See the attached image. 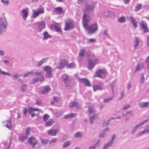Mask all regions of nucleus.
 <instances>
[{"label": "nucleus", "mask_w": 149, "mask_h": 149, "mask_svg": "<svg viewBox=\"0 0 149 149\" xmlns=\"http://www.w3.org/2000/svg\"><path fill=\"white\" fill-rule=\"evenodd\" d=\"M90 19V15L88 14L84 13L83 17L82 24L83 26L86 30H88V33L91 34L95 33L98 29V25L96 23L93 24L90 26H88V22Z\"/></svg>", "instance_id": "nucleus-1"}, {"label": "nucleus", "mask_w": 149, "mask_h": 149, "mask_svg": "<svg viewBox=\"0 0 149 149\" xmlns=\"http://www.w3.org/2000/svg\"><path fill=\"white\" fill-rule=\"evenodd\" d=\"M8 25V23L5 17L0 18V35L6 32Z\"/></svg>", "instance_id": "nucleus-2"}, {"label": "nucleus", "mask_w": 149, "mask_h": 149, "mask_svg": "<svg viewBox=\"0 0 149 149\" xmlns=\"http://www.w3.org/2000/svg\"><path fill=\"white\" fill-rule=\"evenodd\" d=\"M65 26L64 29V30L67 31L74 28V23L71 19H69L66 20L65 21Z\"/></svg>", "instance_id": "nucleus-3"}, {"label": "nucleus", "mask_w": 149, "mask_h": 149, "mask_svg": "<svg viewBox=\"0 0 149 149\" xmlns=\"http://www.w3.org/2000/svg\"><path fill=\"white\" fill-rule=\"evenodd\" d=\"M95 8V7L94 3H93L90 4H88L86 3L84 13H85L86 14V13H90V12L94 11Z\"/></svg>", "instance_id": "nucleus-4"}, {"label": "nucleus", "mask_w": 149, "mask_h": 149, "mask_svg": "<svg viewBox=\"0 0 149 149\" xmlns=\"http://www.w3.org/2000/svg\"><path fill=\"white\" fill-rule=\"evenodd\" d=\"M36 24L38 25V27L36 29L38 32H41L42 30L45 28V24L44 21L43 20L37 22Z\"/></svg>", "instance_id": "nucleus-5"}, {"label": "nucleus", "mask_w": 149, "mask_h": 149, "mask_svg": "<svg viewBox=\"0 0 149 149\" xmlns=\"http://www.w3.org/2000/svg\"><path fill=\"white\" fill-rule=\"evenodd\" d=\"M53 69L49 66H47L44 68V70L46 71V76L47 77H51L52 76V71Z\"/></svg>", "instance_id": "nucleus-6"}, {"label": "nucleus", "mask_w": 149, "mask_h": 149, "mask_svg": "<svg viewBox=\"0 0 149 149\" xmlns=\"http://www.w3.org/2000/svg\"><path fill=\"white\" fill-rule=\"evenodd\" d=\"M79 82L82 83L84 85L90 87L91 85L89 81L86 78H79L78 79Z\"/></svg>", "instance_id": "nucleus-7"}, {"label": "nucleus", "mask_w": 149, "mask_h": 149, "mask_svg": "<svg viewBox=\"0 0 149 149\" xmlns=\"http://www.w3.org/2000/svg\"><path fill=\"white\" fill-rule=\"evenodd\" d=\"M106 74L105 70L104 69H99L96 72V74L94 75V77H98L100 78H102V75H104Z\"/></svg>", "instance_id": "nucleus-8"}, {"label": "nucleus", "mask_w": 149, "mask_h": 149, "mask_svg": "<svg viewBox=\"0 0 149 149\" xmlns=\"http://www.w3.org/2000/svg\"><path fill=\"white\" fill-rule=\"evenodd\" d=\"M0 73L1 74H3L4 75H7L8 76H11L12 78H17L19 77V74L18 73H16L15 74H14L13 75H12L9 73L6 72H5L2 71L1 68H0Z\"/></svg>", "instance_id": "nucleus-9"}, {"label": "nucleus", "mask_w": 149, "mask_h": 149, "mask_svg": "<svg viewBox=\"0 0 149 149\" xmlns=\"http://www.w3.org/2000/svg\"><path fill=\"white\" fill-rule=\"evenodd\" d=\"M33 74L36 76H38V79L39 81H44V78L43 76V72H35L33 73Z\"/></svg>", "instance_id": "nucleus-10"}, {"label": "nucleus", "mask_w": 149, "mask_h": 149, "mask_svg": "<svg viewBox=\"0 0 149 149\" xmlns=\"http://www.w3.org/2000/svg\"><path fill=\"white\" fill-rule=\"evenodd\" d=\"M59 132L58 130H54L52 129H51L47 131L48 135L51 136H56Z\"/></svg>", "instance_id": "nucleus-11"}, {"label": "nucleus", "mask_w": 149, "mask_h": 149, "mask_svg": "<svg viewBox=\"0 0 149 149\" xmlns=\"http://www.w3.org/2000/svg\"><path fill=\"white\" fill-rule=\"evenodd\" d=\"M97 59L95 60H89L88 61V69L89 70L92 69L94 67L96 61H97Z\"/></svg>", "instance_id": "nucleus-12"}, {"label": "nucleus", "mask_w": 149, "mask_h": 149, "mask_svg": "<svg viewBox=\"0 0 149 149\" xmlns=\"http://www.w3.org/2000/svg\"><path fill=\"white\" fill-rule=\"evenodd\" d=\"M53 11L58 14H61L64 13V11L62 8L61 7L54 8L53 9Z\"/></svg>", "instance_id": "nucleus-13"}, {"label": "nucleus", "mask_w": 149, "mask_h": 149, "mask_svg": "<svg viewBox=\"0 0 149 149\" xmlns=\"http://www.w3.org/2000/svg\"><path fill=\"white\" fill-rule=\"evenodd\" d=\"M139 107L140 108H144L149 107V102H140L138 104Z\"/></svg>", "instance_id": "nucleus-14"}, {"label": "nucleus", "mask_w": 149, "mask_h": 149, "mask_svg": "<svg viewBox=\"0 0 149 149\" xmlns=\"http://www.w3.org/2000/svg\"><path fill=\"white\" fill-rule=\"evenodd\" d=\"M148 120V119H147L145 121H144L143 122L141 123L140 124L137 125L136 126L132 128V130L131 131V134H134L135 132L136 131L137 128L139 127L140 126H142L144 123L147 122Z\"/></svg>", "instance_id": "nucleus-15"}, {"label": "nucleus", "mask_w": 149, "mask_h": 149, "mask_svg": "<svg viewBox=\"0 0 149 149\" xmlns=\"http://www.w3.org/2000/svg\"><path fill=\"white\" fill-rule=\"evenodd\" d=\"M50 28L51 29L55 30L56 31L59 33L62 32L61 28L57 25L52 24H51L50 26Z\"/></svg>", "instance_id": "nucleus-16"}, {"label": "nucleus", "mask_w": 149, "mask_h": 149, "mask_svg": "<svg viewBox=\"0 0 149 149\" xmlns=\"http://www.w3.org/2000/svg\"><path fill=\"white\" fill-rule=\"evenodd\" d=\"M77 115V114L76 113H71L64 116L63 117V119H67L68 118H71L75 117Z\"/></svg>", "instance_id": "nucleus-17"}, {"label": "nucleus", "mask_w": 149, "mask_h": 149, "mask_svg": "<svg viewBox=\"0 0 149 149\" xmlns=\"http://www.w3.org/2000/svg\"><path fill=\"white\" fill-rule=\"evenodd\" d=\"M28 15L27 10L26 9H22V15L23 19L26 20Z\"/></svg>", "instance_id": "nucleus-18"}, {"label": "nucleus", "mask_w": 149, "mask_h": 149, "mask_svg": "<svg viewBox=\"0 0 149 149\" xmlns=\"http://www.w3.org/2000/svg\"><path fill=\"white\" fill-rule=\"evenodd\" d=\"M68 61L65 60H63L59 63V66H57L56 68L59 69H61L64 66L67 65L68 64Z\"/></svg>", "instance_id": "nucleus-19"}, {"label": "nucleus", "mask_w": 149, "mask_h": 149, "mask_svg": "<svg viewBox=\"0 0 149 149\" xmlns=\"http://www.w3.org/2000/svg\"><path fill=\"white\" fill-rule=\"evenodd\" d=\"M70 108H73L75 107L77 109L80 108L79 105L78 103L76 101H74L71 102L69 105Z\"/></svg>", "instance_id": "nucleus-20"}, {"label": "nucleus", "mask_w": 149, "mask_h": 149, "mask_svg": "<svg viewBox=\"0 0 149 149\" xmlns=\"http://www.w3.org/2000/svg\"><path fill=\"white\" fill-rule=\"evenodd\" d=\"M129 20L133 24L134 26L135 27H136L138 26V22H136V20L132 17L131 16L129 17Z\"/></svg>", "instance_id": "nucleus-21"}, {"label": "nucleus", "mask_w": 149, "mask_h": 149, "mask_svg": "<svg viewBox=\"0 0 149 149\" xmlns=\"http://www.w3.org/2000/svg\"><path fill=\"white\" fill-rule=\"evenodd\" d=\"M48 57H46L42 58L40 61H38L37 62V65L38 67L40 66L43 63L47 62Z\"/></svg>", "instance_id": "nucleus-22"}, {"label": "nucleus", "mask_w": 149, "mask_h": 149, "mask_svg": "<svg viewBox=\"0 0 149 149\" xmlns=\"http://www.w3.org/2000/svg\"><path fill=\"white\" fill-rule=\"evenodd\" d=\"M50 87L49 86H46L44 87V89L41 91V94H46L48 91H50Z\"/></svg>", "instance_id": "nucleus-23"}, {"label": "nucleus", "mask_w": 149, "mask_h": 149, "mask_svg": "<svg viewBox=\"0 0 149 149\" xmlns=\"http://www.w3.org/2000/svg\"><path fill=\"white\" fill-rule=\"evenodd\" d=\"M113 143V142H112V141H110L104 145L103 149H107L108 147L111 146Z\"/></svg>", "instance_id": "nucleus-24"}, {"label": "nucleus", "mask_w": 149, "mask_h": 149, "mask_svg": "<svg viewBox=\"0 0 149 149\" xmlns=\"http://www.w3.org/2000/svg\"><path fill=\"white\" fill-rule=\"evenodd\" d=\"M3 123L5 124V126L6 127L9 128H10L12 127V125L10 121L6 120L3 122Z\"/></svg>", "instance_id": "nucleus-25"}, {"label": "nucleus", "mask_w": 149, "mask_h": 149, "mask_svg": "<svg viewBox=\"0 0 149 149\" xmlns=\"http://www.w3.org/2000/svg\"><path fill=\"white\" fill-rule=\"evenodd\" d=\"M27 138V136L25 134H22L19 138V141L22 142H23Z\"/></svg>", "instance_id": "nucleus-26"}, {"label": "nucleus", "mask_w": 149, "mask_h": 149, "mask_svg": "<svg viewBox=\"0 0 149 149\" xmlns=\"http://www.w3.org/2000/svg\"><path fill=\"white\" fill-rule=\"evenodd\" d=\"M93 88L94 91H96L97 90H102V86L101 85H93Z\"/></svg>", "instance_id": "nucleus-27"}, {"label": "nucleus", "mask_w": 149, "mask_h": 149, "mask_svg": "<svg viewBox=\"0 0 149 149\" xmlns=\"http://www.w3.org/2000/svg\"><path fill=\"white\" fill-rule=\"evenodd\" d=\"M144 63L141 62L137 66V67L135 69V71H137L139 70L142 69L144 66Z\"/></svg>", "instance_id": "nucleus-28"}, {"label": "nucleus", "mask_w": 149, "mask_h": 149, "mask_svg": "<svg viewBox=\"0 0 149 149\" xmlns=\"http://www.w3.org/2000/svg\"><path fill=\"white\" fill-rule=\"evenodd\" d=\"M44 39H46L51 38L52 36L49 34L47 31H45L43 33Z\"/></svg>", "instance_id": "nucleus-29"}, {"label": "nucleus", "mask_w": 149, "mask_h": 149, "mask_svg": "<svg viewBox=\"0 0 149 149\" xmlns=\"http://www.w3.org/2000/svg\"><path fill=\"white\" fill-rule=\"evenodd\" d=\"M142 6V5L141 4L139 3L136 4L135 8L134 11L136 12L140 10Z\"/></svg>", "instance_id": "nucleus-30"}, {"label": "nucleus", "mask_w": 149, "mask_h": 149, "mask_svg": "<svg viewBox=\"0 0 149 149\" xmlns=\"http://www.w3.org/2000/svg\"><path fill=\"white\" fill-rule=\"evenodd\" d=\"M139 39L138 37L135 38V45H134V47L135 49L137 47L138 45H139Z\"/></svg>", "instance_id": "nucleus-31"}, {"label": "nucleus", "mask_w": 149, "mask_h": 149, "mask_svg": "<svg viewBox=\"0 0 149 149\" xmlns=\"http://www.w3.org/2000/svg\"><path fill=\"white\" fill-rule=\"evenodd\" d=\"M97 116V115L96 114H94L93 116H92L90 117V122L91 123V124H93L94 120H95L96 119V116Z\"/></svg>", "instance_id": "nucleus-32"}, {"label": "nucleus", "mask_w": 149, "mask_h": 149, "mask_svg": "<svg viewBox=\"0 0 149 149\" xmlns=\"http://www.w3.org/2000/svg\"><path fill=\"white\" fill-rule=\"evenodd\" d=\"M118 21L120 23L124 22L125 21V18L124 16L120 17L118 19Z\"/></svg>", "instance_id": "nucleus-33"}, {"label": "nucleus", "mask_w": 149, "mask_h": 149, "mask_svg": "<svg viewBox=\"0 0 149 149\" xmlns=\"http://www.w3.org/2000/svg\"><path fill=\"white\" fill-rule=\"evenodd\" d=\"M27 88L26 85L23 83L21 85V90L23 92H24Z\"/></svg>", "instance_id": "nucleus-34"}, {"label": "nucleus", "mask_w": 149, "mask_h": 149, "mask_svg": "<svg viewBox=\"0 0 149 149\" xmlns=\"http://www.w3.org/2000/svg\"><path fill=\"white\" fill-rule=\"evenodd\" d=\"M54 123L52 119H50L49 121L47 122L45 124V126L46 127H48L51 126Z\"/></svg>", "instance_id": "nucleus-35"}, {"label": "nucleus", "mask_w": 149, "mask_h": 149, "mask_svg": "<svg viewBox=\"0 0 149 149\" xmlns=\"http://www.w3.org/2000/svg\"><path fill=\"white\" fill-rule=\"evenodd\" d=\"M139 24L141 28L147 25L146 22L143 20H141L139 22Z\"/></svg>", "instance_id": "nucleus-36"}, {"label": "nucleus", "mask_w": 149, "mask_h": 149, "mask_svg": "<svg viewBox=\"0 0 149 149\" xmlns=\"http://www.w3.org/2000/svg\"><path fill=\"white\" fill-rule=\"evenodd\" d=\"M86 52L85 50L84 49H81L80 50L79 53V56H83L85 54Z\"/></svg>", "instance_id": "nucleus-37"}, {"label": "nucleus", "mask_w": 149, "mask_h": 149, "mask_svg": "<svg viewBox=\"0 0 149 149\" xmlns=\"http://www.w3.org/2000/svg\"><path fill=\"white\" fill-rule=\"evenodd\" d=\"M82 136V134L80 132H78L75 134L74 136L76 138H81Z\"/></svg>", "instance_id": "nucleus-38"}, {"label": "nucleus", "mask_w": 149, "mask_h": 149, "mask_svg": "<svg viewBox=\"0 0 149 149\" xmlns=\"http://www.w3.org/2000/svg\"><path fill=\"white\" fill-rule=\"evenodd\" d=\"M117 83L116 80H115L110 84L111 89L113 92V87Z\"/></svg>", "instance_id": "nucleus-39"}, {"label": "nucleus", "mask_w": 149, "mask_h": 149, "mask_svg": "<svg viewBox=\"0 0 149 149\" xmlns=\"http://www.w3.org/2000/svg\"><path fill=\"white\" fill-rule=\"evenodd\" d=\"M33 13L32 16V17L36 18L39 15L37 11L34 10L33 11Z\"/></svg>", "instance_id": "nucleus-40"}, {"label": "nucleus", "mask_w": 149, "mask_h": 149, "mask_svg": "<svg viewBox=\"0 0 149 149\" xmlns=\"http://www.w3.org/2000/svg\"><path fill=\"white\" fill-rule=\"evenodd\" d=\"M40 140L41 143L43 144H47L48 143L49 141V140L48 139H43L42 138H40Z\"/></svg>", "instance_id": "nucleus-41"}, {"label": "nucleus", "mask_w": 149, "mask_h": 149, "mask_svg": "<svg viewBox=\"0 0 149 149\" xmlns=\"http://www.w3.org/2000/svg\"><path fill=\"white\" fill-rule=\"evenodd\" d=\"M1 1L5 6L8 5L9 3V1L8 0H1Z\"/></svg>", "instance_id": "nucleus-42"}, {"label": "nucleus", "mask_w": 149, "mask_h": 149, "mask_svg": "<svg viewBox=\"0 0 149 149\" xmlns=\"http://www.w3.org/2000/svg\"><path fill=\"white\" fill-rule=\"evenodd\" d=\"M31 129L30 128L28 127L27 128L26 132L24 134H25V135H26L28 136L29 135V134L31 132Z\"/></svg>", "instance_id": "nucleus-43"}, {"label": "nucleus", "mask_w": 149, "mask_h": 149, "mask_svg": "<svg viewBox=\"0 0 149 149\" xmlns=\"http://www.w3.org/2000/svg\"><path fill=\"white\" fill-rule=\"evenodd\" d=\"M70 143V142L69 141H67L63 144V148H66Z\"/></svg>", "instance_id": "nucleus-44"}, {"label": "nucleus", "mask_w": 149, "mask_h": 149, "mask_svg": "<svg viewBox=\"0 0 149 149\" xmlns=\"http://www.w3.org/2000/svg\"><path fill=\"white\" fill-rule=\"evenodd\" d=\"M37 11L39 15L44 13V10L43 8H40Z\"/></svg>", "instance_id": "nucleus-45"}, {"label": "nucleus", "mask_w": 149, "mask_h": 149, "mask_svg": "<svg viewBox=\"0 0 149 149\" xmlns=\"http://www.w3.org/2000/svg\"><path fill=\"white\" fill-rule=\"evenodd\" d=\"M35 137H31L30 138H29V139L28 140V142L29 144H31V143H32V141H34L35 140Z\"/></svg>", "instance_id": "nucleus-46"}, {"label": "nucleus", "mask_w": 149, "mask_h": 149, "mask_svg": "<svg viewBox=\"0 0 149 149\" xmlns=\"http://www.w3.org/2000/svg\"><path fill=\"white\" fill-rule=\"evenodd\" d=\"M146 132L145 130V129L143 130V131H142L141 132H139L136 136L137 137H139L141 136H142L143 134L146 133Z\"/></svg>", "instance_id": "nucleus-47"}, {"label": "nucleus", "mask_w": 149, "mask_h": 149, "mask_svg": "<svg viewBox=\"0 0 149 149\" xmlns=\"http://www.w3.org/2000/svg\"><path fill=\"white\" fill-rule=\"evenodd\" d=\"M33 71L29 72H27V73H25L23 75V76L24 77H27L29 76L31 74H32L33 73Z\"/></svg>", "instance_id": "nucleus-48"}, {"label": "nucleus", "mask_w": 149, "mask_h": 149, "mask_svg": "<svg viewBox=\"0 0 149 149\" xmlns=\"http://www.w3.org/2000/svg\"><path fill=\"white\" fill-rule=\"evenodd\" d=\"M75 65L73 63H69L67 66L68 68H73L74 67Z\"/></svg>", "instance_id": "nucleus-49"}, {"label": "nucleus", "mask_w": 149, "mask_h": 149, "mask_svg": "<svg viewBox=\"0 0 149 149\" xmlns=\"http://www.w3.org/2000/svg\"><path fill=\"white\" fill-rule=\"evenodd\" d=\"M57 140L56 138H53L49 142V144L52 145Z\"/></svg>", "instance_id": "nucleus-50"}, {"label": "nucleus", "mask_w": 149, "mask_h": 149, "mask_svg": "<svg viewBox=\"0 0 149 149\" xmlns=\"http://www.w3.org/2000/svg\"><path fill=\"white\" fill-rule=\"evenodd\" d=\"M88 111L89 112V113L91 114L93 112H94V111L93 109V107H89L88 109Z\"/></svg>", "instance_id": "nucleus-51"}, {"label": "nucleus", "mask_w": 149, "mask_h": 149, "mask_svg": "<svg viewBox=\"0 0 149 149\" xmlns=\"http://www.w3.org/2000/svg\"><path fill=\"white\" fill-rule=\"evenodd\" d=\"M23 109H24L23 110V114L25 116H27V113L28 111L26 107H24L23 108Z\"/></svg>", "instance_id": "nucleus-52"}, {"label": "nucleus", "mask_w": 149, "mask_h": 149, "mask_svg": "<svg viewBox=\"0 0 149 149\" xmlns=\"http://www.w3.org/2000/svg\"><path fill=\"white\" fill-rule=\"evenodd\" d=\"M112 97L105 98L104 100V102L105 103H107L109 102L112 99Z\"/></svg>", "instance_id": "nucleus-53"}, {"label": "nucleus", "mask_w": 149, "mask_h": 149, "mask_svg": "<svg viewBox=\"0 0 149 149\" xmlns=\"http://www.w3.org/2000/svg\"><path fill=\"white\" fill-rule=\"evenodd\" d=\"M130 107V105L129 104H127L125 105L123 108V110L125 111L127 110Z\"/></svg>", "instance_id": "nucleus-54"}, {"label": "nucleus", "mask_w": 149, "mask_h": 149, "mask_svg": "<svg viewBox=\"0 0 149 149\" xmlns=\"http://www.w3.org/2000/svg\"><path fill=\"white\" fill-rule=\"evenodd\" d=\"M103 33H104V35L105 36H106L108 38H110V36L109 35V34H108L107 31V30H104V31L103 32Z\"/></svg>", "instance_id": "nucleus-55"}, {"label": "nucleus", "mask_w": 149, "mask_h": 149, "mask_svg": "<svg viewBox=\"0 0 149 149\" xmlns=\"http://www.w3.org/2000/svg\"><path fill=\"white\" fill-rule=\"evenodd\" d=\"M142 29L143 30V33H148L149 32V29L148 28V26Z\"/></svg>", "instance_id": "nucleus-56"}, {"label": "nucleus", "mask_w": 149, "mask_h": 149, "mask_svg": "<svg viewBox=\"0 0 149 149\" xmlns=\"http://www.w3.org/2000/svg\"><path fill=\"white\" fill-rule=\"evenodd\" d=\"M106 134V133L105 132H103L100 134L99 135V137L100 138H102L105 136Z\"/></svg>", "instance_id": "nucleus-57"}, {"label": "nucleus", "mask_w": 149, "mask_h": 149, "mask_svg": "<svg viewBox=\"0 0 149 149\" xmlns=\"http://www.w3.org/2000/svg\"><path fill=\"white\" fill-rule=\"evenodd\" d=\"M42 103V100L40 99H38L36 102V104L38 105H40Z\"/></svg>", "instance_id": "nucleus-58"}, {"label": "nucleus", "mask_w": 149, "mask_h": 149, "mask_svg": "<svg viewBox=\"0 0 149 149\" xmlns=\"http://www.w3.org/2000/svg\"><path fill=\"white\" fill-rule=\"evenodd\" d=\"M68 137V135H64L61 140V142H63Z\"/></svg>", "instance_id": "nucleus-59"}, {"label": "nucleus", "mask_w": 149, "mask_h": 149, "mask_svg": "<svg viewBox=\"0 0 149 149\" xmlns=\"http://www.w3.org/2000/svg\"><path fill=\"white\" fill-rule=\"evenodd\" d=\"M28 112L29 113H33L34 110L33 108L32 107H29L28 109Z\"/></svg>", "instance_id": "nucleus-60"}, {"label": "nucleus", "mask_w": 149, "mask_h": 149, "mask_svg": "<svg viewBox=\"0 0 149 149\" xmlns=\"http://www.w3.org/2000/svg\"><path fill=\"white\" fill-rule=\"evenodd\" d=\"M62 77L64 81H65L66 80L70 79L69 77H68L66 74L63 75Z\"/></svg>", "instance_id": "nucleus-61"}, {"label": "nucleus", "mask_w": 149, "mask_h": 149, "mask_svg": "<svg viewBox=\"0 0 149 149\" xmlns=\"http://www.w3.org/2000/svg\"><path fill=\"white\" fill-rule=\"evenodd\" d=\"M38 141H35L33 142V143H31V144H30L33 148H34L35 146L37 144Z\"/></svg>", "instance_id": "nucleus-62"}, {"label": "nucleus", "mask_w": 149, "mask_h": 149, "mask_svg": "<svg viewBox=\"0 0 149 149\" xmlns=\"http://www.w3.org/2000/svg\"><path fill=\"white\" fill-rule=\"evenodd\" d=\"M39 81V79L38 78H36L35 79H33L32 80V83L33 84H34L36 82H38Z\"/></svg>", "instance_id": "nucleus-63"}, {"label": "nucleus", "mask_w": 149, "mask_h": 149, "mask_svg": "<svg viewBox=\"0 0 149 149\" xmlns=\"http://www.w3.org/2000/svg\"><path fill=\"white\" fill-rule=\"evenodd\" d=\"M145 130L146 132H148L149 133V125H148L146 126L145 128Z\"/></svg>", "instance_id": "nucleus-64"}]
</instances>
